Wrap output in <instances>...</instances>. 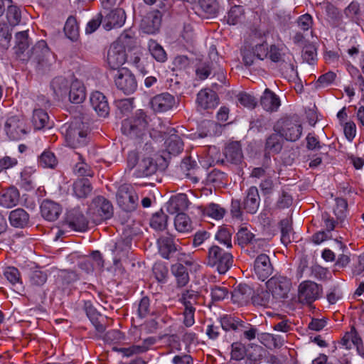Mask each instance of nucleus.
I'll list each match as a JSON object with an SVG mask.
<instances>
[{"label":"nucleus","mask_w":364,"mask_h":364,"mask_svg":"<svg viewBox=\"0 0 364 364\" xmlns=\"http://www.w3.org/2000/svg\"><path fill=\"white\" fill-rule=\"evenodd\" d=\"M122 132L138 142L146 138L148 132V121L145 113L139 110L134 117L124 119L122 125Z\"/></svg>","instance_id":"obj_1"},{"label":"nucleus","mask_w":364,"mask_h":364,"mask_svg":"<svg viewBox=\"0 0 364 364\" xmlns=\"http://www.w3.org/2000/svg\"><path fill=\"white\" fill-rule=\"evenodd\" d=\"M127 168L134 170L133 175L136 178L151 176L157 169L156 164L150 156L135 151H130L128 154Z\"/></svg>","instance_id":"obj_2"},{"label":"nucleus","mask_w":364,"mask_h":364,"mask_svg":"<svg viewBox=\"0 0 364 364\" xmlns=\"http://www.w3.org/2000/svg\"><path fill=\"white\" fill-rule=\"evenodd\" d=\"M302 126L297 117L285 118L279 120L274 127V132L289 141H296L301 136Z\"/></svg>","instance_id":"obj_3"},{"label":"nucleus","mask_w":364,"mask_h":364,"mask_svg":"<svg viewBox=\"0 0 364 364\" xmlns=\"http://www.w3.org/2000/svg\"><path fill=\"white\" fill-rule=\"evenodd\" d=\"M232 255L217 245H213L208 250L207 263L216 267L220 274H225L232 267Z\"/></svg>","instance_id":"obj_4"},{"label":"nucleus","mask_w":364,"mask_h":364,"mask_svg":"<svg viewBox=\"0 0 364 364\" xmlns=\"http://www.w3.org/2000/svg\"><path fill=\"white\" fill-rule=\"evenodd\" d=\"M266 287L272 299L282 300L288 297L292 287V283L287 277L276 274L268 279L266 282Z\"/></svg>","instance_id":"obj_5"},{"label":"nucleus","mask_w":364,"mask_h":364,"mask_svg":"<svg viewBox=\"0 0 364 364\" xmlns=\"http://www.w3.org/2000/svg\"><path fill=\"white\" fill-rule=\"evenodd\" d=\"M91 129L88 124L80 122L75 127H70L66 132L65 141L73 149L84 146L90 141Z\"/></svg>","instance_id":"obj_6"},{"label":"nucleus","mask_w":364,"mask_h":364,"mask_svg":"<svg viewBox=\"0 0 364 364\" xmlns=\"http://www.w3.org/2000/svg\"><path fill=\"white\" fill-rule=\"evenodd\" d=\"M125 20V12L122 9H116L110 11L106 14L104 20L100 13L92 20V32H94L101 23H102L103 28L107 31L122 27L124 24Z\"/></svg>","instance_id":"obj_7"},{"label":"nucleus","mask_w":364,"mask_h":364,"mask_svg":"<svg viewBox=\"0 0 364 364\" xmlns=\"http://www.w3.org/2000/svg\"><path fill=\"white\" fill-rule=\"evenodd\" d=\"M114 85L125 95H131L137 89V81L130 70L122 68L113 73Z\"/></svg>","instance_id":"obj_8"},{"label":"nucleus","mask_w":364,"mask_h":364,"mask_svg":"<svg viewBox=\"0 0 364 364\" xmlns=\"http://www.w3.org/2000/svg\"><path fill=\"white\" fill-rule=\"evenodd\" d=\"M117 204L127 212L134 210L138 204V196L133 187L129 184L121 185L116 195Z\"/></svg>","instance_id":"obj_9"},{"label":"nucleus","mask_w":364,"mask_h":364,"mask_svg":"<svg viewBox=\"0 0 364 364\" xmlns=\"http://www.w3.org/2000/svg\"><path fill=\"white\" fill-rule=\"evenodd\" d=\"M322 288L311 281L302 282L298 287L297 298L299 303L311 304L320 298Z\"/></svg>","instance_id":"obj_10"},{"label":"nucleus","mask_w":364,"mask_h":364,"mask_svg":"<svg viewBox=\"0 0 364 364\" xmlns=\"http://www.w3.org/2000/svg\"><path fill=\"white\" fill-rule=\"evenodd\" d=\"M92 222L98 224L112 216L113 208L109 200L104 197L98 196L92 201Z\"/></svg>","instance_id":"obj_11"},{"label":"nucleus","mask_w":364,"mask_h":364,"mask_svg":"<svg viewBox=\"0 0 364 364\" xmlns=\"http://www.w3.org/2000/svg\"><path fill=\"white\" fill-rule=\"evenodd\" d=\"M127 54L123 46L113 43L108 50L107 62L111 70L116 72L122 68L127 61Z\"/></svg>","instance_id":"obj_12"},{"label":"nucleus","mask_w":364,"mask_h":364,"mask_svg":"<svg viewBox=\"0 0 364 364\" xmlns=\"http://www.w3.org/2000/svg\"><path fill=\"white\" fill-rule=\"evenodd\" d=\"M161 16L159 11H151L141 19L140 23L141 29L148 34L155 33L160 28Z\"/></svg>","instance_id":"obj_13"},{"label":"nucleus","mask_w":364,"mask_h":364,"mask_svg":"<svg viewBox=\"0 0 364 364\" xmlns=\"http://www.w3.org/2000/svg\"><path fill=\"white\" fill-rule=\"evenodd\" d=\"M151 106L156 112H165L173 109L176 105V100L173 95L164 92L154 96L151 100Z\"/></svg>","instance_id":"obj_14"},{"label":"nucleus","mask_w":364,"mask_h":364,"mask_svg":"<svg viewBox=\"0 0 364 364\" xmlns=\"http://www.w3.org/2000/svg\"><path fill=\"white\" fill-rule=\"evenodd\" d=\"M4 128L6 134L12 140H18L26 134L24 122L17 117L9 118Z\"/></svg>","instance_id":"obj_15"},{"label":"nucleus","mask_w":364,"mask_h":364,"mask_svg":"<svg viewBox=\"0 0 364 364\" xmlns=\"http://www.w3.org/2000/svg\"><path fill=\"white\" fill-rule=\"evenodd\" d=\"M176 131L174 128L170 127L167 129L165 134L168 135L165 140L166 151L172 155H176L183 150V143L181 137L176 134Z\"/></svg>","instance_id":"obj_16"},{"label":"nucleus","mask_w":364,"mask_h":364,"mask_svg":"<svg viewBox=\"0 0 364 364\" xmlns=\"http://www.w3.org/2000/svg\"><path fill=\"white\" fill-rule=\"evenodd\" d=\"M196 102L202 109H213L218 105V97L212 90L203 89L198 93Z\"/></svg>","instance_id":"obj_17"},{"label":"nucleus","mask_w":364,"mask_h":364,"mask_svg":"<svg viewBox=\"0 0 364 364\" xmlns=\"http://www.w3.org/2000/svg\"><path fill=\"white\" fill-rule=\"evenodd\" d=\"M254 269L259 279L264 281L267 279L272 271L269 257L265 254H259L255 261Z\"/></svg>","instance_id":"obj_18"},{"label":"nucleus","mask_w":364,"mask_h":364,"mask_svg":"<svg viewBox=\"0 0 364 364\" xmlns=\"http://www.w3.org/2000/svg\"><path fill=\"white\" fill-rule=\"evenodd\" d=\"M254 290L246 284H238L232 293V300L239 305H245L251 299L252 301Z\"/></svg>","instance_id":"obj_19"},{"label":"nucleus","mask_w":364,"mask_h":364,"mask_svg":"<svg viewBox=\"0 0 364 364\" xmlns=\"http://www.w3.org/2000/svg\"><path fill=\"white\" fill-rule=\"evenodd\" d=\"M92 109L99 117L105 118L109 115V106L107 97L99 91L92 92Z\"/></svg>","instance_id":"obj_20"},{"label":"nucleus","mask_w":364,"mask_h":364,"mask_svg":"<svg viewBox=\"0 0 364 364\" xmlns=\"http://www.w3.org/2000/svg\"><path fill=\"white\" fill-rule=\"evenodd\" d=\"M341 344L346 349H351L355 347L359 354H362L363 341L354 327H352L350 331L345 333L341 339Z\"/></svg>","instance_id":"obj_21"},{"label":"nucleus","mask_w":364,"mask_h":364,"mask_svg":"<svg viewBox=\"0 0 364 364\" xmlns=\"http://www.w3.org/2000/svg\"><path fill=\"white\" fill-rule=\"evenodd\" d=\"M260 198L258 189L255 186H251L247 191L246 196L244 200V208L247 213H255L259 206Z\"/></svg>","instance_id":"obj_22"},{"label":"nucleus","mask_w":364,"mask_h":364,"mask_svg":"<svg viewBox=\"0 0 364 364\" xmlns=\"http://www.w3.org/2000/svg\"><path fill=\"white\" fill-rule=\"evenodd\" d=\"M260 105L266 111L274 112L277 111L281 105V102L275 93L267 88L261 97Z\"/></svg>","instance_id":"obj_23"},{"label":"nucleus","mask_w":364,"mask_h":364,"mask_svg":"<svg viewBox=\"0 0 364 364\" xmlns=\"http://www.w3.org/2000/svg\"><path fill=\"white\" fill-rule=\"evenodd\" d=\"M61 210L59 204L48 200L43 201L41 205L42 216L49 221L57 220L61 213Z\"/></svg>","instance_id":"obj_24"},{"label":"nucleus","mask_w":364,"mask_h":364,"mask_svg":"<svg viewBox=\"0 0 364 364\" xmlns=\"http://www.w3.org/2000/svg\"><path fill=\"white\" fill-rule=\"evenodd\" d=\"M189 204L187 196L184 193H179L170 198L167 203V210L169 213L174 214L178 211L186 210Z\"/></svg>","instance_id":"obj_25"},{"label":"nucleus","mask_w":364,"mask_h":364,"mask_svg":"<svg viewBox=\"0 0 364 364\" xmlns=\"http://www.w3.org/2000/svg\"><path fill=\"white\" fill-rule=\"evenodd\" d=\"M224 154L228 161L235 164L240 163L242 160L243 154L240 142L233 141L229 143L225 149Z\"/></svg>","instance_id":"obj_26"},{"label":"nucleus","mask_w":364,"mask_h":364,"mask_svg":"<svg viewBox=\"0 0 364 364\" xmlns=\"http://www.w3.org/2000/svg\"><path fill=\"white\" fill-rule=\"evenodd\" d=\"M19 192L17 188L11 187L0 195V205L6 208L16 206L19 201Z\"/></svg>","instance_id":"obj_27"},{"label":"nucleus","mask_w":364,"mask_h":364,"mask_svg":"<svg viewBox=\"0 0 364 364\" xmlns=\"http://www.w3.org/2000/svg\"><path fill=\"white\" fill-rule=\"evenodd\" d=\"M69 100L72 103L80 104L85 99V90L83 84L75 80L73 81L70 86V90L68 93Z\"/></svg>","instance_id":"obj_28"},{"label":"nucleus","mask_w":364,"mask_h":364,"mask_svg":"<svg viewBox=\"0 0 364 364\" xmlns=\"http://www.w3.org/2000/svg\"><path fill=\"white\" fill-rule=\"evenodd\" d=\"M50 87L57 100H63L67 96L68 82L65 77L54 78L51 82Z\"/></svg>","instance_id":"obj_29"},{"label":"nucleus","mask_w":364,"mask_h":364,"mask_svg":"<svg viewBox=\"0 0 364 364\" xmlns=\"http://www.w3.org/2000/svg\"><path fill=\"white\" fill-rule=\"evenodd\" d=\"M9 219L12 226L22 228L28 224L29 216L23 209L17 208L10 213Z\"/></svg>","instance_id":"obj_30"},{"label":"nucleus","mask_w":364,"mask_h":364,"mask_svg":"<svg viewBox=\"0 0 364 364\" xmlns=\"http://www.w3.org/2000/svg\"><path fill=\"white\" fill-rule=\"evenodd\" d=\"M73 191L76 197L84 198L91 193V183L90 179L86 177L78 178L73 183Z\"/></svg>","instance_id":"obj_31"},{"label":"nucleus","mask_w":364,"mask_h":364,"mask_svg":"<svg viewBox=\"0 0 364 364\" xmlns=\"http://www.w3.org/2000/svg\"><path fill=\"white\" fill-rule=\"evenodd\" d=\"M218 9L216 0H198V15L205 17L215 16Z\"/></svg>","instance_id":"obj_32"},{"label":"nucleus","mask_w":364,"mask_h":364,"mask_svg":"<svg viewBox=\"0 0 364 364\" xmlns=\"http://www.w3.org/2000/svg\"><path fill=\"white\" fill-rule=\"evenodd\" d=\"M176 230L182 233L190 232L193 230V224L190 218L185 213H178L174 218Z\"/></svg>","instance_id":"obj_33"},{"label":"nucleus","mask_w":364,"mask_h":364,"mask_svg":"<svg viewBox=\"0 0 364 364\" xmlns=\"http://www.w3.org/2000/svg\"><path fill=\"white\" fill-rule=\"evenodd\" d=\"M171 271L175 277L179 287H184L188 284L189 275L185 266L182 264L176 263L171 266Z\"/></svg>","instance_id":"obj_34"},{"label":"nucleus","mask_w":364,"mask_h":364,"mask_svg":"<svg viewBox=\"0 0 364 364\" xmlns=\"http://www.w3.org/2000/svg\"><path fill=\"white\" fill-rule=\"evenodd\" d=\"M114 43L123 46L125 50L132 48L136 44V33L132 28L125 30Z\"/></svg>","instance_id":"obj_35"},{"label":"nucleus","mask_w":364,"mask_h":364,"mask_svg":"<svg viewBox=\"0 0 364 364\" xmlns=\"http://www.w3.org/2000/svg\"><path fill=\"white\" fill-rule=\"evenodd\" d=\"M220 324L223 330L228 331H240V328H245L246 323L242 321L232 317L230 316H224L220 319Z\"/></svg>","instance_id":"obj_36"},{"label":"nucleus","mask_w":364,"mask_h":364,"mask_svg":"<svg viewBox=\"0 0 364 364\" xmlns=\"http://www.w3.org/2000/svg\"><path fill=\"white\" fill-rule=\"evenodd\" d=\"M38 163L43 168H54L58 164V160L54 153L45 150L39 156Z\"/></svg>","instance_id":"obj_37"},{"label":"nucleus","mask_w":364,"mask_h":364,"mask_svg":"<svg viewBox=\"0 0 364 364\" xmlns=\"http://www.w3.org/2000/svg\"><path fill=\"white\" fill-rule=\"evenodd\" d=\"M65 225L69 229L78 232H84L88 228V223L81 214L77 215L73 219L68 220Z\"/></svg>","instance_id":"obj_38"},{"label":"nucleus","mask_w":364,"mask_h":364,"mask_svg":"<svg viewBox=\"0 0 364 364\" xmlns=\"http://www.w3.org/2000/svg\"><path fill=\"white\" fill-rule=\"evenodd\" d=\"M149 53L158 62H165L167 55L163 47L154 40H150L148 43Z\"/></svg>","instance_id":"obj_39"},{"label":"nucleus","mask_w":364,"mask_h":364,"mask_svg":"<svg viewBox=\"0 0 364 364\" xmlns=\"http://www.w3.org/2000/svg\"><path fill=\"white\" fill-rule=\"evenodd\" d=\"M277 132L270 135L266 141L265 149L269 154H277L282 149V141Z\"/></svg>","instance_id":"obj_40"},{"label":"nucleus","mask_w":364,"mask_h":364,"mask_svg":"<svg viewBox=\"0 0 364 364\" xmlns=\"http://www.w3.org/2000/svg\"><path fill=\"white\" fill-rule=\"evenodd\" d=\"M49 117L48 113L42 109H36L33 113L32 122L36 129H41L47 126Z\"/></svg>","instance_id":"obj_41"},{"label":"nucleus","mask_w":364,"mask_h":364,"mask_svg":"<svg viewBox=\"0 0 364 364\" xmlns=\"http://www.w3.org/2000/svg\"><path fill=\"white\" fill-rule=\"evenodd\" d=\"M64 32L65 36L71 41H75L79 36V28L76 19L70 16L69 17L64 26Z\"/></svg>","instance_id":"obj_42"},{"label":"nucleus","mask_w":364,"mask_h":364,"mask_svg":"<svg viewBox=\"0 0 364 364\" xmlns=\"http://www.w3.org/2000/svg\"><path fill=\"white\" fill-rule=\"evenodd\" d=\"M236 237L239 245L242 247L250 245L255 239V235L247 227L240 228Z\"/></svg>","instance_id":"obj_43"},{"label":"nucleus","mask_w":364,"mask_h":364,"mask_svg":"<svg viewBox=\"0 0 364 364\" xmlns=\"http://www.w3.org/2000/svg\"><path fill=\"white\" fill-rule=\"evenodd\" d=\"M167 220L168 216L164 213L162 211L157 212L153 215L150 221V225L154 230L161 231L166 228Z\"/></svg>","instance_id":"obj_44"},{"label":"nucleus","mask_w":364,"mask_h":364,"mask_svg":"<svg viewBox=\"0 0 364 364\" xmlns=\"http://www.w3.org/2000/svg\"><path fill=\"white\" fill-rule=\"evenodd\" d=\"M215 240L227 248L232 247V232L230 228L221 227L215 236Z\"/></svg>","instance_id":"obj_45"},{"label":"nucleus","mask_w":364,"mask_h":364,"mask_svg":"<svg viewBox=\"0 0 364 364\" xmlns=\"http://www.w3.org/2000/svg\"><path fill=\"white\" fill-rule=\"evenodd\" d=\"M279 226L281 230V241L287 246L291 242V234L292 232V228L291 222L287 218L283 219L279 223Z\"/></svg>","instance_id":"obj_46"},{"label":"nucleus","mask_w":364,"mask_h":364,"mask_svg":"<svg viewBox=\"0 0 364 364\" xmlns=\"http://www.w3.org/2000/svg\"><path fill=\"white\" fill-rule=\"evenodd\" d=\"M4 275L12 286L17 288L21 287L22 282L17 268L14 267H6L4 271Z\"/></svg>","instance_id":"obj_47"},{"label":"nucleus","mask_w":364,"mask_h":364,"mask_svg":"<svg viewBox=\"0 0 364 364\" xmlns=\"http://www.w3.org/2000/svg\"><path fill=\"white\" fill-rule=\"evenodd\" d=\"M198 298V292L193 290H187L182 294L180 301L185 308H195L194 305L197 304Z\"/></svg>","instance_id":"obj_48"},{"label":"nucleus","mask_w":364,"mask_h":364,"mask_svg":"<svg viewBox=\"0 0 364 364\" xmlns=\"http://www.w3.org/2000/svg\"><path fill=\"white\" fill-rule=\"evenodd\" d=\"M262 339L264 342V345L269 348H281L285 342L283 336L271 333L264 334Z\"/></svg>","instance_id":"obj_49"},{"label":"nucleus","mask_w":364,"mask_h":364,"mask_svg":"<svg viewBox=\"0 0 364 364\" xmlns=\"http://www.w3.org/2000/svg\"><path fill=\"white\" fill-rule=\"evenodd\" d=\"M267 58L274 63L285 62L286 53L282 47L272 45L269 47Z\"/></svg>","instance_id":"obj_50"},{"label":"nucleus","mask_w":364,"mask_h":364,"mask_svg":"<svg viewBox=\"0 0 364 364\" xmlns=\"http://www.w3.org/2000/svg\"><path fill=\"white\" fill-rule=\"evenodd\" d=\"M246 355L245 346L240 342H235L231 345L230 358L236 361H240Z\"/></svg>","instance_id":"obj_51"},{"label":"nucleus","mask_w":364,"mask_h":364,"mask_svg":"<svg viewBox=\"0 0 364 364\" xmlns=\"http://www.w3.org/2000/svg\"><path fill=\"white\" fill-rule=\"evenodd\" d=\"M205 214L215 220H220L225 213V210L218 204L210 203L205 208Z\"/></svg>","instance_id":"obj_52"},{"label":"nucleus","mask_w":364,"mask_h":364,"mask_svg":"<svg viewBox=\"0 0 364 364\" xmlns=\"http://www.w3.org/2000/svg\"><path fill=\"white\" fill-rule=\"evenodd\" d=\"M29 46L28 31L18 32L16 34V48L18 52L23 53Z\"/></svg>","instance_id":"obj_53"},{"label":"nucleus","mask_w":364,"mask_h":364,"mask_svg":"<svg viewBox=\"0 0 364 364\" xmlns=\"http://www.w3.org/2000/svg\"><path fill=\"white\" fill-rule=\"evenodd\" d=\"M267 246L268 243L264 239L255 238L253 242L250 245V248L247 250V252L253 257L256 254L264 251Z\"/></svg>","instance_id":"obj_54"},{"label":"nucleus","mask_w":364,"mask_h":364,"mask_svg":"<svg viewBox=\"0 0 364 364\" xmlns=\"http://www.w3.org/2000/svg\"><path fill=\"white\" fill-rule=\"evenodd\" d=\"M151 343L148 342L147 340H145L141 345H134L129 348H122L120 351L123 353L125 356L129 357L134 354H139L146 352L148 350V346Z\"/></svg>","instance_id":"obj_55"},{"label":"nucleus","mask_w":364,"mask_h":364,"mask_svg":"<svg viewBox=\"0 0 364 364\" xmlns=\"http://www.w3.org/2000/svg\"><path fill=\"white\" fill-rule=\"evenodd\" d=\"M79 155V161L75 164L74 172L79 176L88 177L91 176L90 166L85 163L81 154Z\"/></svg>","instance_id":"obj_56"},{"label":"nucleus","mask_w":364,"mask_h":364,"mask_svg":"<svg viewBox=\"0 0 364 364\" xmlns=\"http://www.w3.org/2000/svg\"><path fill=\"white\" fill-rule=\"evenodd\" d=\"M273 299L268 290L267 291H262L256 296L253 294L252 302L255 305L267 306Z\"/></svg>","instance_id":"obj_57"},{"label":"nucleus","mask_w":364,"mask_h":364,"mask_svg":"<svg viewBox=\"0 0 364 364\" xmlns=\"http://www.w3.org/2000/svg\"><path fill=\"white\" fill-rule=\"evenodd\" d=\"M6 17L11 26H16L21 21V11L18 8L15 6H9Z\"/></svg>","instance_id":"obj_58"},{"label":"nucleus","mask_w":364,"mask_h":364,"mask_svg":"<svg viewBox=\"0 0 364 364\" xmlns=\"http://www.w3.org/2000/svg\"><path fill=\"white\" fill-rule=\"evenodd\" d=\"M250 48L254 51L257 60H263L268 56L269 46L266 42L257 44Z\"/></svg>","instance_id":"obj_59"},{"label":"nucleus","mask_w":364,"mask_h":364,"mask_svg":"<svg viewBox=\"0 0 364 364\" xmlns=\"http://www.w3.org/2000/svg\"><path fill=\"white\" fill-rule=\"evenodd\" d=\"M210 295L213 301H220L228 296V290L224 287L215 286L211 288Z\"/></svg>","instance_id":"obj_60"},{"label":"nucleus","mask_w":364,"mask_h":364,"mask_svg":"<svg viewBox=\"0 0 364 364\" xmlns=\"http://www.w3.org/2000/svg\"><path fill=\"white\" fill-rule=\"evenodd\" d=\"M239 102L247 108H254L257 105V100L250 94L240 93L237 96Z\"/></svg>","instance_id":"obj_61"},{"label":"nucleus","mask_w":364,"mask_h":364,"mask_svg":"<svg viewBox=\"0 0 364 364\" xmlns=\"http://www.w3.org/2000/svg\"><path fill=\"white\" fill-rule=\"evenodd\" d=\"M347 206V202L345 199L340 198L336 199V207L333 212L338 218L342 219L345 217Z\"/></svg>","instance_id":"obj_62"},{"label":"nucleus","mask_w":364,"mask_h":364,"mask_svg":"<svg viewBox=\"0 0 364 364\" xmlns=\"http://www.w3.org/2000/svg\"><path fill=\"white\" fill-rule=\"evenodd\" d=\"M123 338L122 333L118 330L107 331L102 336V339L107 343H118Z\"/></svg>","instance_id":"obj_63"},{"label":"nucleus","mask_w":364,"mask_h":364,"mask_svg":"<svg viewBox=\"0 0 364 364\" xmlns=\"http://www.w3.org/2000/svg\"><path fill=\"white\" fill-rule=\"evenodd\" d=\"M242 14V7L235 6L230 10L228 14V22L229 24L235 25L237 23Z\"/></svg>","instance_id":"obj_64"}]
</instances>
